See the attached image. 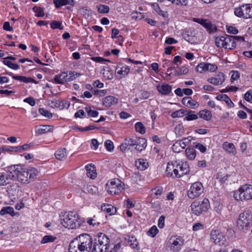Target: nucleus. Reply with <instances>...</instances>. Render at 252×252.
<instances>
[{"label":"nucleus","mask_w":252,"mask_h":252,"mask_svg":"<svg viewBox=\"0 0 252 252\" xmlns=\"http://www.w3.org/2000/svg\"><path fill=\"white\" fill-rule=\"evenodd\" d=\"M8 183V177L4 173L0 172V186H5Z\"/></svg>","instance_id":"37"},{"label":"nucleus","mask_w":252,"mask_h":252,"mask_svg":"<svg viewBox=\"0 0 252 252\" xmlns=\"http://www.w3.org/2000/svg\"><path fill=\"white\" fill-rule=\"evenodd\" d=\"M125 140L127 141L126 143L128 145L130 146H135L138 141V139H132L130 138H126Z\"/></svg>","instance_id":"57"},{"label":"nucleus","mask_w":252,"mask_h":252,"mask_svg":"<svg viewBox=\"0 0 252 252\" xmlns=\"http://www.w3.org/2000/svg\"><path fill=\"white\" fill-rule=\"evenodd\" d=\"M87 222L93 226L98 225L100 224V220L94 216L93 218H89Z\"/></svg>","instance_id":"46"},{"label":"nucleus","mask_w":252,"mask_h":252,"mask_svg":"<svg viewBox=\"0 0 252 252\" xmlns=\"http://www.w3.org/2000/svg\"><path fill=\"white\" fill-rule=\"evenodd\" d=\"M55 157L58 160H63L66 156V149L65 148L58 150L55 154Z\"/></svg>","instance_id":"32"},{"label":"nucleus","mask_w":252,"mask_h":252,"mask_svg":"<svg viewBox=\"0 0 252 252\" xmlns=\"http://www.w3.org/2000/svg\"><path fill=\"white\" fill-rule=\"evenodd\" d=\"M101 211L106 212L109 215H113L116 213V208L114 206L111 204H104L101 206Z\"/></svg>","instance_id":"21"},{"label":"nucleus","mask_w":252,"mask_h":252,"mask_svg":"<svg viewBox=\"0 0 252 252\" xmlns=\"http://www.w3.org/2000/svg\"><path fill=\"white\" fill-rule=\"evenodd\" d=\"M87 171V175L88 177L94 179L96 177L95 167L92 164H88L85 167Z\"/></svg>","instance_id":"22"},{"label":"nucleus","mask_w":252,"mask_h":252,"mask_svg":"<svg viewBox=\"0 0 252 252\" xmlns=\"http://www.w3.org/2000/svg\"><path fill=\"white\" fill-rule=\"evenodd\" d=\"M157 90L162 94H167L171 92V87L168 84H163L157 86Z\"/></svg>","instance_id":"26"},{"label":"nucleus","mask_w":252,"mask_h":252,"mask_svg":"<svg viewBox=\"0 0 252 252\" xmlns=\"http://www.w3.org/2000/svg\"><path fill=\"white\" fill-rule=\"evenodd\" d=\"M204 188L202 184L199 182L193 183L188 191V195L190 199H194L199 196L203 192Z\"/></svg>","instance_id":"9"},{"label":"nucleus","mask_w":252,"mask_h":252,"mask_svg":"<svg viewBox=\"0 0 252 252\" xmlns=\"http://www.w3.org/2000/svg\"><path fill=\"white\" fill-rule=\"evenodd\" d=\"M62 224L65 228L74 229L80 225L79 215L75 212H70L63 216L61 220Z\"/></svg>","instance_id":"5"},{"label":"nucleus","mask_w":252,"mask_h":252,"mask_svg":"<svg viewBox=\"0 0 252 252\" xmlns=\"http://www.w3.org/2000/svg\"><path fill=\"white\" fill-rule=\"evenodd\" d=\"M236 46V42L234 41L232 36H227L224 40V48L231 50L234 49Z\"/></svg>","instance_id":"18"},{"label":"nucleus","mask_w":252,"mask_h":252,"mask_svg":"<svg viewBox=\"0 0 252 252\" xmlns=\"http://www.w3.org/2000/svg\"><path fill=\"white\" fill-rule=\"evenodd\" d=\"M67 73L63 72L59 76H56L54 80L56 83L62 84L64 81H67Z\"/></svg>","instance_id":"35"},{"label":"nucleus","mask_w":252,"mask_h":252,"mask_svg":"<svg viewBox=\"0 0 252 252\" xmlns=\"http://www.w3.org/2000/svg\"><path fill=\"white\" fill-rule=\"evenodd\" d=\"M194 147L198 149L202 153H204L206 151V148L200 143H196L194 145Z\"/></svg>","instance_id":"64"},{"label":"nucleus","mask_w":252,"mask_h":252,"mask_svg":"<svg viewBox=\"0 0 252 252\" xmlns=\"http://www.w3.org/2000/svg\"><path fill=\"white\" fill-rule=\"evenodd\" d=\"M237 201H244L252 199V185H244L235 190L233 194Z\"/></svg>","instance_id":"6"},{"label":"nucleus","mask_w":252,"mask_h":252,"mask_svg":"<svg viewBox=\"0 0 252 252\" xmlns=\"http://www.w3.org/2000/svg\"><path fill=\"white\" fill-rule=\"evenodd\" d=\"M222 147L224 150L227 152L233 155L235 154L236 153L235 147L233 143L225 142L223 144Z\"/></svg>","instance_id":"27"},{"label":"nucleus","mask_w":252,"mask_h":252,"mask_svg":"<svg viewBox=\"0 0 252 252\" xmlns=\"http://www.w3.org/2000/svg\"><path fill=\"white\" fill-rule=\"evenodd\" d=\"M54 3L57 8H59L63 5H66L69 3L68 0H54Z\"/></svg>","instance_id":"42"},{"label":"nucleus","mask_w":252,"mask_h":252,"mask_svg":"<svg viewBox=\"0 0 252 252\" xmlns=\"http://www.w3.org/2000/svg\"><path fill=\"white\" fill-rule=\"evenodd\" d=\"M224 80V74L222 72H218L215 77L209 78L207 81L214 85H220L223 83Z\"/></svg>","instance_id":"14"},{"label":"nucleus","mask_w":252,"mask_h":252,"mask_svg":"<svg viewBox=\"0 0 252 252\" xmlns=\"http://www.w3.org/2000/svg\"><path fill=\"white\" fill-rule=\"evenodd\" d=\"M204 228V225L200 222H197L195 223L192 227V229L193 231H198L200 230H202Z\"/></svg>","instance_id":"59"},{"label":"nucleus","mask_w":252,"mask_h":252,"mask_svg":"<svg viewBox=\"0 0 252 252\" xmlns=\"http://www.w3.org/2000/svg\"><path fill=\"white\" fill-rule=\"evenodd\" d=\"M199 206H200V208L203 212L207 211L210 208L209 200L207 198H204L201 202V203H199Z\"/></svg>","instance_id":"34"},{"label":"nucleus","mask_w":252,"mask_h":252,"mask_svg":"<svg viewBox=\"0 0 252 252\" xmlns=\"http://www.w3.org/2000/svg\"><path fill=\"white\" fill-rule=\"evenodd\" d=\"M109 243V238L104 234L99 233L93 240L91 252H106Z\"/></svg>","instance_id":"4"},{"label":"nucleus","mask_w":252,"mask_h":252,"mask_svg":"<svg viewBox=\"0 0 252 252\" xmlns=\"http://www.w3.org/2000/svg\"><path fill=\"white\" fill-rule=\"evenodd\" d=\"M237 227L244 232L251 230L252 233V213L249 211L241 213L237 220Z\"/></svg>","instance_id":"3"},{"label":"nucleus","mask_w":252,"mask_h":252,"mask_svg":"<svg viewBox=\"0 0 252 252\" xmlns=\"http://www.w3.org/2000/svg\"><path fill=\"white\" fill-rule=\"evenodd\" d=\"M0 214L1 215H5L6 214H9L11 216L15 215L14 209L10 206L3 207L0 211Z\"/></svg>","instance_id":"30"},{"label":"nucleus","mask_w":252,"mask_h":252,"mask_svg":"<svg viewBox=\"0 0 252 252\" xmlns=\"http://www.w3.org/2000/svg\"><path fill=\"white\" fill-rule=\"evenodd\" d=\"M193 21L201 24L208 30L210 31H213V29L215 28L214 25H213L208 20L200 18H193Z\"/></svg>","instance_id":"16"},{"label":"nucleus","mask_w":252,"mask_h":252,"mask_svg":"<svg viewBox=\"0 0 252 252\" xmlns=\"http://www.w3.org/2000/svg\"><path fill=\"white\" fill-rule=\"evenodd\" d=\"M135 164L138 169L142 171L147 168L149 166V163L146 162V160L142 158L135 161Z\"/></svg>","instance_id":"23"},{"label":"nucleus","mask_w":252,"mask_h":252,"mask_svg":"<svg viewBox=\"0 0 252 252\" xmlns=\"http://www.w3.org/2000/svg\"><path fill=\"white\" fill-rule=\"evenodd\" d=\"M9 74L12 75V78L15 80H19L21 82L24 83H34L35 84H37L38 82L34 80L33 78L31 77H27L25 76H17L12 74V73H10Z\"/></svg>","instance_id":"20"},{"label":"nucleus","mask_w":252,"mask_h":252,"mask_svg":"<svg viewBox=\"0 0 252 252\" xmlns=\"http://www.w3.org/2000/svg\"><path fill=\"white\" fill-rule=\"evenodd\" d=\"M211 240L216 244L221 246L226 243L225 236L217 230H213L210 233Z\"/></svg>","instance_id":"11"},{"label":"nucleus","mask_w":252,"mask_h":252,"mask_svg":"<svg viewBox=\"0 0 252 252\" xmlns=\"http://www.w3.org/2000/svg\"><path fill=\"white\" fill-rule=\"evenodd\" d=\"M186 117L184 118V121H190L195 120L198 119V115L193 113L192 111H187Z\"/></svg>","instance_id":"36"},{"label":"nucleus","mask_w":252,"mask_h":252,"mask_svg":"<svg viewBox=\"0 0 252 252\" xmlns=\"http://www.w3.org/2000/svg\"><path fill=\"white\" fill-rule=\"evenodd\" d=\"M80 74L79 73H75L74 72H70L69 74H67V81H70L74 80L78 76H79Z\"/></svg>","instance_id":"52"},{"label":"nucleus","mask_w":252,"mask_h":252,"mask_svg":"<svg viewBox=\"0 0 252 252\" xmlns=\"http://www.w3.org/2000/svg\"><path fill=\"white\" fill-rule=\"evenodd\" d=\"M57 239L56 237L53 235H46L43 237L41 241V244L53 242Z\"/></svg>","instance_id":"40"},{"label":"nucleus","mask_w":252,"mask_h":252,"mask_svg":"<svg viewBox=\"0 0 252 252\" xmlns=\"http://www.w3.org/2000/svg\"><path fill=\"white\" fill-rule=\"evenodd\" d=\"M235 15L239 17L249 19L252 17V6L250 4L242 5L235 8Z\"/></svg>","instance_id":"8"},{"label":"nucleus","mask_w":252,"mask_h":252,"mask_svg":"<svg viewBox=\"0 0 252 252\" xmlns=\"http://www.w3.org/2000/svg\"><path fill=\"white\" fill-rule=\"evenodd\" d=\"M187 110L180 109L172 113L171 116L174 118H180L187 114Z\"/></svg>","instance_id":"39"},{"label":"nucleus","mask_w":252,"mask_h":252,"mask_svg":"<svg viewBox=\"0 0 252 252\" xmlns=\"http://www.w3.org/2000/svg\"><path fill=\"white\" fill-rule=\"evenodd\" d=\"M175 132L178 136H181L184 133L183 126L182 125H178L175 128Z\"/></svg>","instance_id":"49"},{"label":"nucleus","mask_w":252,"mask_h":252,"mask_svg":"<svg viewBox=\"0 0 252 252\" xmlns=\"http://www.w3.org/2000/svg\"><path fill=\"white\" fill-rule=\"evenodd\" d=\"M158 232V230L156 225L153 226L147 232V234L151 237H154Z\"/></svg>","instance_id":"44"},{"label":"nucleus","mask_w":252,"mask_h":252,"mask_svg":"<svg viewBox=\"0 0 252 252\" xmlns=\"http://www.w3.org/2000/svg\"><path fill=\"white\" fill-rule=\"evenodd\" d=\"M93 239L87 233L79 235L69 244V252H90Z\"/></svg>","instance_id":"2"},{"label":"nucleus","mask_w":252,"mask_h":252,"mask_svg":"<svg viewBox=\"0 0 252 252\" xmlns=\"http://www.w3.org/2000/svg\"><path fill=\"white\" fill-rule=\"evenodd\" d=\"M51 27L53 29H59L60 30L63 29L62 27V23L59 21H53L51 23Z\"/></svg>","instance_id":"51"},{"label":"nucleus","mask_w":252,"mask_h":252,"mask_svg":"<svg viewBox=\"0 0 252 252\" xmlns=\"http://www.w3.org/2000/svg\"><path fill=\"white\" fill-rule=\"evenodd\" d=\"M7 171L10 179L23 184L29 183L30 179L34 178L38 173V171L33 167L26 168L20 164L8 166Z\"/></svg>","instance_id":"1"},{"label":"nucleus","mask_w":252,"mask_h":252,"mask_svg":"<svg viewBox=\"0 0 252 252\" xmlns=\"http://www.w3.org/2000/svg\"><path fill=\"white\" fill-rule=\"evenodd\" d=\"M171 249L174 251H177L180 249V247L183 245L184 240L181 237H172L169 240Z\"/></svg>","instance_id":"12"},{"label":"nucleus","mask_w":252,"mask_h":252,"mask_svg":"<svg viewBox=\"0 0 252 252\" xmlns=\"http://www.w3.org/2000/svg\"><path fill=\"white\" fill-rule=\"evenodd\" d=\"M182 103L186 106L194 109L199 106L198 102L192 99L191 97L186 96L183 98L182 100Z\"/></svg>","instance_id":"15"},{"label":"nucleus","mask_w":252,"mask_h":252,"mask_svg":"<svg viewBox=\"0 0 252 252\" xmlns=\"http://www.w3.org/2000/svg\"><path fill=\"white\" fill-rule=\"evenodd\" d=\"M85 110L89 117H96L98 115L97 111L94 110H92L90 107H86Z\"/></svg>","instance_id":"48"},{"label":"nucleus","mask_w":252,"mask_h":252,"mask_svg":"<svg viewBox=\"0 0 252 252\" xmlns=\"http://www.w3.org/2000/svg\"><path fill=\"white\" fill-rule=\"evenodd\" d=\"M61 103H63V102L60 100L53 99L48 100V105L52 108H59L60 109H63V104L61 105Z\"/></svg>","instance_id":"28"},{"label":"nucleus","mask_w":252,"mask_h":252,"mask_svg":"<svg viewBox=\"0 0 252 252\" xmlns=\"http://www.w3.org/2000/svg\"><path fill=\"white\" fill-rule=\"evenodd\" d=\"M49 126H41L39 127H37L35 129L36 132L41 134L45 133L49 131Z\"/></svg>","instance_id":"41"},{"label":"nucleus","mask_w":252,"mask_h":252,"mask_svg":"<svg viewBox=\"0 0 252 252\" xmlns=\"http://www.w3.org/2000/svg\"><path fill=\"white\" fill-rule=\"evenodd\" d=\"M189 0H173V3L181 5L187 6L188 4Z\"/></svg>","instance_id":"61"},{"label":"nucleus","mask_w":252,"mask_h":252,"mask_svg":"<svg viewBox=\"0 0 252 252\" xmlns=\"http://www.w3.org/2000/svg\"><path fill=\"white\" fill-rule=\"evenodd\" d=\"M206 63H201L196 66V70L200 73L206 71Z\"/></svg>","instance_id":"53"},{"label":"nucleus","mask_w":252,"mask_h":252,"mask_svg":"<svg viewBox=\"0 0 252 252\" xmlns=\"http://www.w3.org/2000/svg\"><path fill=\"white\" fill-rule=\"evenodd\" d=\"M129 67L123 63H119L116 68V73L120 79L126 76L129 72Z\"/></svg>","instance_id":"13"},{"label":"nucleus","mask_w":252,"mask_h":252,"mask_svg":"<svg viewBox=\"0 0 252 252\" xmlns=\"http://www.w3.org/2000/svg\"><path fill=\"white\" fill-rule=\"evenodd\" d=\"M104 146L106 149L109 151H111L114 149L113 143L110 140H107L105 141Z\"/></svg>","instance_id":"54"},{"label":"nucleus","mask_w":252,"mask_h":252,"mask_svg":"<svg viewBox=\"0 0 252 252\" xmlns=\"http://www.w3.org/2000/svg\"><path fill=\"white\" fill-rule=\"evenodd\" d=\"M188 72V68L185 66H182L179 71H177L176 74L177 75H181L182 74H187Z\"/></svg>","instance_id":"63"},{"label":"nucleus","mask_w":252,"mask_h":252,"mask_svg":"<svg viewBox=\"0 0 252 252\" xmlns=\"http://www.w3.org/2000/svg\"><path fill=\"white\" fill-rule=\"evenodd\" d=\"M217 98L220 100H223V101H225L230 107H232L234 106V104L231 99L226 94L219 95L217 97Z\"/></svg>","instance_id":"33"},{"label":"nucleus","mask_w":252,"mask_h":252,"mask_svg":"<svg viewBox=\"0 0 252 252\" xmlns=\"http://www.w3.org/2000/svg\"><path fill=\"white\" fill-rule=\"evenodd\" d=\"M215 204L216 206L214 208L215 211L217 212L218 213H220L223 209L222 204L220 203V202H216Z\"/></svg>","instance_id":"62"},{"label":"nucleus","mask_w":252,"mask_h":252,"mask_svg":"<svg viewBox=\"0 0 252 252\" xmlns=\"http://www.w3.org/2000/svg\"><path fill=\"white\" fill-rule=\"evenodd\" d=\"M198 115L200 118L206 121H209L212 117L211 112L206 109L200 111L198 113Z\"/></svg>","instance_id":"29"},{"label":"nucleus","mask_w":252,"mask_h":252,"mask_svg":"<svg viewBox=\"0 0 252 252\" xmlns=\"http://www.w3.org/2000/svg\"><path fill=\"white\" fill-rule=\"evenodd\" d=\"M186 155L189 160H193L196 157L195 150L193 148H188L186 150Z\"/></svg>","instance_id":"31"},{"label":"nucleus","mask_w":252,"mask_h":252,"mask_svg":"<svg viewBox=\"0 0 252 252\" xmlns=\"http://www.w3.org/2000/svg\"><path fill=\"white\" fill-rule=\"evenodd\" d=\"M39 111L42 115H43L49 118L52 117V114L46 109H44L43 108H40Z\"/></svg>","instance_id":"58"},{"label":"nucleus","mask_w":252,"mask_h":252,"mask_svg":"<svg viewBox=\"0 0 252 252\" xmlns=\"http://www.w3.org/2000/svg\"><path fill=\"white\" fill-rule=\"evenodd\" d=\"M103 104L106 107H110L112 105L116 104L118 99L113 96H107L103 99Z\"/></svg>","instance_id":"19"},{"label":"nucleus","mask_w":252,"mask_h":252,"mask_svg":"<svg viewBox=\"0 0 252 252\" xmlns=\"http://www.w3.org/2000/svg\"><path fill=\"white\" fill-rule=\"evenodd\" d=\"M206 71H210L211 72H214L218 68L217 66L215 64H213L206 63Z\"/></svg>","instance_id":"55"},{"label":"nucleus","mask_w":252,"mask_h":252,"mask_svg":"<svg viewBox=\"0 0 252 252\" xmlns=\"http://www.w3.org/2000/svg\"><path fill=\"white\" fill-rule=\"evenodd\" d=\"M245 100L250 103H252V91L249 90L244 95Z\"/></svg>","instance_id":"56"},{"label":"nucleus","mask_w":252,"mask_h":252,"mask_svg":"<svg viewBox=\"0 0 252 252\" xmlns=\"http://www.w3.org/2000/svg\"><path fill=\"white\" fill-rule=\"evenodd\" d=\"M136 131L140 134H143L146 132L145 127L144 125L141 122H137L135 125Z\"/></svg>","instance_id":"38"},{"label":"nucleus","mask_w":252,"mask_h":252,"mask_svg":"<svg viewBox=\"0 0 252 252\" xmlns=\"http://www.w3.org/2000/svg\"><path fill=\"white\" fill-rule=\"evenodd\" d=\"M178 166V161L176 160L169 162L166 169L167 175L173 178H179Z\"/></svg>","instance_id":"10"},{"label":"nucleus","mask_w":252,"mask_h":252,"mask_svg":"<svg viewBox=\"0 0 252 252\" xmlns=\"http://www.w3.org/2000/svg\"><path fill=\"white\" fill-rule=\"evenodd\" d=\"M107 191L109 194L118 195L124 189V184L118 179H114L107 183Z\"/></svg>","instance_id":"7"},{"label":"nucleus","mask_w":252,"mask_h":252,"mask_svg":"<svg viewBox=\"0 0 252 252\" xmlns=\"http://www.w3.org/2000/svg\"><path fill=\"white\" fill-rule=\"evenodd\" d=\"M36 17H43L44 15L43 9L40 7L34 6L32 8Z\"/></svg>","instance_id":"45"},{"label":"nucleus","mask_w":252,"mask_h":252,"mask_svg":"<svg viewBox=\"0 0 252 252\" xmlns=\"http://www.w3.org/2000/svg\"><path fill=\"white\" fill-rule=\"evenodd\" d=\"M225 37L221 36L216 39L215 43L217 47L224 48V40Z\"/></svg>","instance_id":"47"},{"label":"nucleus","mask_w":252,"mask_h":252,"mask_svg":"<svg viewBox=\"0 0 252 252\" xmlns=\"http://www.w3.org/2000/svg\"><path fill=\"white\" fill-rule=\"evenodd\" d=\"M98 11L100 13H108L109 7L105 5H99L97 6Z\"/></svg>","instance_id":"50"},{"label":"nucleus","mask_w":252,"mask_h":252,"mask_svg":"<svg viewBox=\"0 0 252 252\" xmlns=\"http://www.w3.org/2000/svg\"><path fill=\"white\" fill-rule=\"evenodd\" d=\"M190 207L192 213L196 216H199L203 212L198 202H193L191 204Z\"/></svg>","instance_id":"25"},{"label":"nucleus","mask_w":252,"mask_h":252,"mask_svg":"<svg viewBox=\"0 0 252 252\" xmlns=\"http://www.w3.org/2000/svg\"><path fill=\"white\" fill-rule=\"evenodd\" d=\"M135 146V149L141 152L146 148L147 146V141L144 138H139L138 139V141Z\"/></svg>","instance_id":"24"},{"label":"nucleus","mask_w":252,"mask_h":252,"mask_svg":"<svg viewBox=\"0 0 252 252\" xmlns=\"http://www.w3.org/2000/svg\"><path fill=\"white\" fill-rule=\"evenodd\" d=\"M2 62L4 64L7 65L9 67L13 69L17 70L19 68V65L18 64L13 63L12 62L10 61H7L5 59H3Z\"/></svg>","instance_id":"43"},{"label":"nucleus","mask_w":252,"mask_h":252,"mask_svg":"<svg viewBox=\"0 0 252 252\" xmlns=\"http://www.w3.org/2000/svg\"><path fill=\"white\" fill-rule=\"evenodd\" d=\"M178 168L180 169L178 170L179 178L189 172V166L187 162L181 163L178 161Z\"/></svg>","instance_id":"17"},{"label":"nucleus","mask_w":252,"mask_h":252,"mask_svg":"<svg viewBox=\"0 0 252 252\" xmlns=\"http://www.w3.org/2000/svg\"><path fill=\"white\" fill-rule=\"evenodd\" d=\"M227 31L228 33L236 34L238 32V30L234 27L228 26L226 27Z\"/></svg>","instance_id":"60"}]
</instances>
